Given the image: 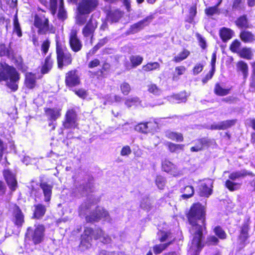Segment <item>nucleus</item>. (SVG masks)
Masks as SVG:
<instances>
[{
    "mask_svg": "<svg viewBox=\"0 0 255 255\" xmlns=\"http://www.w3.org/2000/svg\"><path fill=\"white\" fill-rule=\"evenodd\" d=\"M215 234L220 239H225L226 238V234L220 226H217L214 230Z\"/></svg>",
    "mask_w": 255,
    "mask_h": 255,
    "instance_id": "53",
    "label": "nucleus"
},
{
    "mask_svg": "<svg viewBox=\"0 0 255 255\" xmlns=\"http://www.w3.org/2000/svg\"><path fill=\"white\" fill-rule=\"evenodd\" d=\"M219 242V240L217 238L214 236H211L207 238L206 245L208 246H215L217 245Z\"/></svg>",
    "mask_w": 255,
    "mask_h": 255,
    "instance_id": "57",
    "label": "nucleus"
},
{
    "mask_svg": "<svg viewBox=\"0 0 255 255\" xmlns=\"http://www.w3.org/2000/svg\"><path fill=\"white\" fill-rule=\"evenodd\" d=\"M3 176L8 186L12 191H15L17 187V181L14 175L9 170L3 171Z\"/></svg>",
    "mask_w": 255,
    "mask_h": 255,
    "instance_id": "17",
    "label": "nucleus"
},
{
    "mask_svg": "<svg viewBox=\"0 0 255 255\" xmlns=\"http://www.w3.org/2000/svg\"><path fill=\"white\" fill-rule=\"evenodd\" d=\"M233 33L231 29L223 27L220 31V36L224 42H226L232 37Z\"/></svg>",
    "mask_w": 255,
    "mask_h": 255,
    "instance_id": "32",
    "label": "nucleus"
},
{
    "mask_svg": "<svg viewBox=\"0 0 255 255\" xmlns=\"http://www.w3.org/2000/svg\"><path fill=\"white\" fill-rule=\"evenodd\" d=\"M25 84L27 88L32 89L35 85V76L31 73H27L25 75Z\"/></svg>",
    "mask_w": 255,
    "mask_h": 255,
    "instance_id": "36",
    "label": "nucleus"
},
{
    "mask_svg": "<svg viewBox=\"0 0 255 255\" xmlns=\"http://www.w3.org/2000/svg\"><path fill=\"white\" fill-rule=\"evenodd\" d=\"M160 65L158 62H150L142 66V69L145 71H150L159 68Z\"/></svg>",
    "mask_w": 255,
    "mask_h": 255,
    "instance_id": "48",
    "label": "nucleus"
},
{
    "mask_svg": "<svg viewBox=\"0 0 255 255\" xmlns=\"http://www.w3.org/2000/svg\"><path fill=\"white\" fill-rule=\"evenodd\" d=\"M197 39L199 41V45L201 46V47L205 49H206L207 45H206V42L205 39L199 33H197L196 34Z\"/></svg>",
    "mask_w": 255,
    "mask_h": 255,
    "instance_id": "64",
    "label": "nucleus"
},
{
    "mask_svg": "<svg viewBox=\"0 0 255 255\" xmlns=\"http://www.w3.org/2000/svg\"><path fill=\"white\" fill-rule=\"evenodd\" d=\"M190 52L187 50L184 49L182 52L179 53L177 56H175L173 61L175 62H180V61L185 59L189 55Z\"/></svg>",
    "mask_w": 255,
    "mask_h": 255,
    "instance_id": "44",
    "label": "nucleus"
},
{
    "mask_svg": "<svg viewBox=\"0 0 255 255\" xmlns=\"http://www.w3.org/2000/svg\"><path fill=\"white\" fill-rule=\"evenodd\" d=\"M153 16L149 15L138 22L132 25L130 28V33L133 34L137 32L140 30L142 29L145 26L148 25L152 20Z\"/></svg>",
    "mask_w": 255,
    "mask_h": 255,
    "instance_id": "15",
    "label": "nucleus"
},
{
    "mask_svg": "<svg viewBox=\"0 0 255 255\" xmlns=\"http://www.w3.org/2000/svg\"><path fill=\"white\" fill-rule=\"evenodd\" d=\"M45 228L42 225H38L34 230L28 227L25 235V241H32L35 245L40 243L44 238Z\"/></svg>",
    "mask_w": 255,
    "mask_h": 255,
    "instance_id": "7",
    "label": "nucleus"
},
{
    "mask_svg": "<svg viewBox=\"0 0 255 255\" xmlns=\"http://www.w3.org/2000/svg\"><path fill=\"white\" fill-rule=\"evenodd\" d=\"M166 135L172 140L175 139L177 141H182L183 140V136L181 133L169 131L166 132Z\"/></svg>",
    "mask_w": 255,
    "mask_h": 255,
    "instance_id": "39",
    "label": "nucleus"
},
{
    "mask_svg": "<svg viewBox=\"0 0 255 255\" xmlns=\"http://www.w3.org/2000/svg\"><path fill=\"white\" fill-rule=\"evenodd\" d=\"M53 65V61L51 59L50 56H47L42 66L41 72L43 74H46L51 69Z\"/></svg>",
    "mask_w": 255,
    "mask_h": 255,
    "instance_id": "35",
    "label": "nucleus"
},
{
    "mask_svg": "<svg viewBox=\"0 0 255 255\" xmlns=\"http://www.w3.org/2000/svg\"><path fill=\"white\" fill-rule=\"evenodd\" d=\"M77 121V114L75 111L73 109L69 110L66 112L63 126L65 128H74L78 126Z\"/></svg>",
    "mask_w": 255,
    "mask_h": 255,
    "instance_id": "10",
    "label": "nucleus"
},
{
    "mask_svg": "<svg viewBox=\"0 0 255 255\" xmlns=\"http://www.w3.org/2000/svg\"><path fill=\"white\" fill-rule=\"evenodd\" d=\"M69 44L72 50L75 52L79 51L82 48V43L78 37L77 32L75 30H72L70 32Z\"/></svg>",
    "mask_w": 255,
    "mask_h": 255,
    "instance_id": "13",
    "label": "nucleus"
},
{
    "mask_svg": "<svg viewBox=\"0 0 255 255\" xmlns=\"http://www.w3.org/2000/svg\"><path fill=\"white\" fill-rule=\"evenodd\" d=\"M186 68L184 66H178L176 67L175 69V72L177 73V75L174 74L172 77V80L173 81H177L179 80L178 76L181 75L184 73L186 71Z\"/></svg>",
    "mask_w": 255,
    "mask_h": 255,
    "instance_id": "51",
    "label": "nucleus"
},
{
    "mask_svg": "<svg viewBox=\"0 0 255 255\" xmlns=\"http://www.w3.org/2000/svg\"><path fill=\"white\" fill-rule=\"evenodd\" d=\"M20 74L15 68L6 63H0V83L4 82L5 86L11 91L17 90Z\"/></svg>",
    "mask_w": 255,
    "mask_h": 255,
    "instance_id": "2",
    "label": "nucleus"
},
{
    "mask_svg": "<svg viewBox=\"0 0 255 255\" xmlns=\"http://www.w3.org/2000/svg\"><path fill=\"white\" fill-rule=\"evenodd\" d=\"M3 176L8 186L12 191H15L17 187V181L14 175L9 170L3 171Z\"/></svg>",
    "mask_w": 255,
    "mask_h": 255,
    "instance_id": "18",
    "label": "nucleus"
},
{
    "mask_svg": "<svg viewBox=\"0 0 255 255\" xmlns=\"http://www.w3.org/2000/svg\"><path fill=\"white\" fill-rule=\"evenodd\" d=\"M57 60L58 68L62 69L64 66H67L71 64L72 57L65 47L59 45L58 43L56 44Z\"/></svg>",
    "mask_w": 255,
    "mask_h": 255,
    "instance_id": "6",
    "label": "nucleus"
},
{
    "mask_svg": "<svg viewBox=\"0 0 255 255\" xmlns=\"http://www.w3.org/2000/svg\"><path fill=\"white\" fill-rule=\"evenodd\" d=\"M155 183L159 189H163L165 185V179L161 175L157 176L155 179Z\"/></svg>",
    "mask_w": 255,
    "mask_h": 255,
    "instance_id": "52",
    "label": "nucleus"
},
{
    "mask_svg": "<svg viewBox=\"0 0 255 255\" xmlns=\"http://www.w3.org/2000/svg\"><path fill=\"white\" fill-rule=\"evenodd\" d=\"M65 84L69 87H73L78 85L80 83L78 72L76 70L69 71L66 74Z\"/></svg>",
    "mask_w": 255,
    "mask_h": 255,
    "instance_id": "12",
    "label": "nucleus"
},
{
    "mask_svg": "<svg viewBox=\"0 0 255 255\" xmlns=\"http://www.w3.org/2000/svg\"><path fill=\"white\" fill-rule=\"evenodd\" d=\"M220 3L219 2L214 6L209 7L206 8L205 10V12L206 15L208 16H212L215 14H219L220 13V10L218 8V6Z\"/></svg>",
    "mask_w": 255,
    "mask_h": 255,
    "instance_id": "45",
    "label": "nucleus"
},
{
    "mask_svg": "<svg viewBox=\"0 0 255 255\" xmlns=\"http://www.w3.org/2000/svg\"><path fill=\"white\" fill-rule=\"evenodd\" d=\"M3 56L9 59H13L14 57V50L10 47V43L8 47L3 43H0V57Z\"/></svg>",
    "mask_w": 255,
    "mask_h": 255,
    "instance_id": "22",
    "label": "nucleus"
},
{
    "mask_svg": "<svg viewBox=\"0 0 255 255\" xmlns=\"http://www.w3.org/2000/svg\"><path fill=\"white\" fill-rule=\"evenodd\" d=\"M34 25L38 29V33L40 34L54 33L55 32V28L52 24H49L48 18L43 13L35 15Z\"/></svg>",
    "mask_w": 255,
    "mask_h": 255,
    "instance_id": "5",
    "label": "nucleus"
},
{
    "mask_svg": "<svg viewBox=\"0 0 255 255\" xmlns=\"http://www.w3.org/2000/svg\"><path fill=\"white\" fill-rule=\"evenodd\" d=\"M236 25L239 28H248L249 22L247 15L240 16L235 21Z\"/></svg>",
    "mask_w": 255,
    "mask_h": 255,
    "instance_id": "37",
    "label": "nucleus"
},
{
    "mask_svg": "<svg viewBox=\"0 0 255 255\" xmlns=\"http://www.w3.org/2000/svg\"><path fill=\"white\" fill-rule=\"evenodd\" d=\"M162 169L164 171L167 172L174 176H178L180 174L176 166L167 160H165L162 161Z\"/></svg>",
    "mask_w": 255,
    "mask_h": 255,
    "instance_id": "16",
    "label": "nucleus"
},
{
    "mask_svg": "<svg viewBox=\"0 0 255 255\" xmlns=\"http://www.w3.org/2000/svg\"><path fill=\"white\" fill-rule=\"evenodd\" d=\"M168 149L171 152H176L178 150H183L184 144H175L172 142H168L167 143Z\"/></svg>",
    "mask_w": 255,
    "mask_h": 255,
    "instance_id": "50",
    "label": "nucleus"
},
{
    "mask_svg": "<svg viewBox=\"0 0 255 255\" xmlns=\"http://www.w3.org/2000/svg\"><path fill=\"white\" fill-rule=\"evenodd\" d=\"M241 44V42L238 40H235L230 45V50L232 52H236L240 47Z\"/></svg>",
    "mask_w": 255,
    "mask_h": 255,
    "instance_id": "63",
    "label": "nucleus"
},
{
    "mask_svg": "<svg viewBox=\"0 0 255 255\" xmlns=\"http://www.w3.org/2000/svg\"><path fill=\"white\" fill-rule=\"evenodd\" d=\"M98 4V0H82L79 3L78 10L80 14H88L93 11Z\"/></svg>",
    "mask_w": 255,
    "mask_h": 255,
    "instance_id": "9",
    "label": "nucleus"
},
{
    "mask_svg": "<svg viewBox=\"0 0 255 255\" xmlns=\"http://www.w3.org/2000/svg\"><path fill=\"white\" fill-rule=\"evenodd\" d=\"M121 12L118 10H111L107 14V19L111 22H116L122 17Z\"/></svg>",
    "mask_w": 255,
    "mask_h": 255,
    "instance_id": "27",
    "label": "nucleus"
},
{
    "mask_svg": "<svg viewBox=\"0 0 255 255\" xmlns=\"http://www.w3.org/2000/svg\"><path fill=\"white\" fill-rule=\"evenodd\" d=\"M129 60L132 64V67H136L139 65L143 61V58L139 55H132Z\"/></svg>",
    "mask_w": 255,
    "mask_h": 255,
    "instance_id": "47",
    "label": "nucleus"
},
{
    "mask_svg": "<svg viewBox=\"0 0 255 255\" xmlns=\"http://www.w3.org/2000/svg\"><path fill=\"white\" fill-rule=\"evenodd\" d=\"M12 221L18 228H21L24 223V215L20 208L16 205L12 207Z\"/></svg>",
    "mask_w": 255,
    "mask_h": 255,
    "instance_id": "11",
    "label": "nucleus"
},
{
    "mask_svg": "<svg viewBox=\"0 0 255 255\" xmlns=\"http://www.w3.org/2000/svg\"><path fill=\"white\" fill-rule=\"evenodd\" d=\"M148 91L155 95H159L161 93V90L156 85L151 84L148 86Z\"/></svg>",
    "mask_w": 255,
    "mask_h": 255,
    "instance_id": "56",
    "label": "nucleus"
},
{
    "mask_svg": "<svg viewBox=\"0 0 255 255\" xmlns=\"http://www.w3.org/2000/svg\"><path fill=\"white\" fill-rule=\"evenodd\" d=\"M46 208L45 206L38 204L34 206V217L37 219L42 218L45 214Z\"/></svg>",
    "mask_w": 255,
    "mask_h": 255,
    "instance_id": "31",
    "label": "nucleus"
},
{
    "mask_svg": "<svg viewBox=\"0 0 255 255\" xmlns=\"http://www.w3.org/2000/svg\"><path fill=\"white\" fill-rule=\"evenodd\" d=\"M249 230V224L248 223H245L242 227L241 234H240V235L239 237L241 242L243 243H245L246 241L249 238V235H248Z\"/></svg>",
    "mask_w": 255,
    "mask_h": 255,
    "instance_id": "34",
    "label": "nucleus"
},
{
    "mask_svg": "<svg viewBox=\"0 0 255 255\" xmlns=\"http://www.w3.org/2000/svg\"><path fill=\"white\" fill-rule=\"evenodd\" d=\"M241 39L245 43H252L255 40V36L250 31H242L240 34Z\"/></svg>",
    "mask_w": 255,
    "mask_h": 255,
    "instance_id": "28",
    "label": "nucleus"
},
{
    "mask_svg": "<svg viewBox=\"0 0 255 255\" xmlns=\"http://www.w3.org/2000/svg\"><path fill=\"white\" fill-rule=\"evenodd\" d=\"M40 188L42 189L44 194V200L46 202H48L51 199L52 194V185L48 184L46 182H42L40 184Z\"/></svg>",
    "mask_w": 255,
    "mask_h": 255,
    "instance_id": "24",
    "label": "nucleus"
},
{
    "mask_svg": "<svg viewBox=\"0 0 255 255\" xmlns=\"http://www.w3.org/2000/svg\"><path fill=\"white\" fill-rule=\"evenodd\" d=\"M240 53L242 57L247 59L251 58L252 52L250 48H244L240 51Z\"/></svg>",
    "mask_w": 255,
    "mask_h": 255,
    "instance_id": "58",
    "label": "nucleus"
},
{
    "mask_svg": "<svg viewBox=\"0 0 255 255\" xmlns=\"http://www.w3.org/2000/svg\"><path fill=\"white\" fill-rule=\"evenodd\" d=\"M236 122V120H227L214 124L211 126V129L216 130H225L234 126Z\"/></svg>",
    "mask_w": 255,
    "mask_h": 255,
    "instance_id": "20",
    "label": "nucleus"
},
{
    "mask_svg": "<svg viewBox=\"0 0 255 255\" xmlns=\"http://www.w3.org/2000/svg\"><path fill=\"white\" fill-rule=\"evenodd\" d=\"M181 193H183L181 196V198L183 199H187L192 197L194 193V189L192 186H186L184 188L180 189Z\"/></svg>",
    "mask_w": 255,
    "mask_h": 255,
    "instance_id": "30",
    "label": "nucleus"
},
{
    "mask_svg": "<svg viewBox=\"0 0 255 255\" xmlns=\"http://www.w3.org/2000/svg\"><path fill=\"white\" fill-rule=\"evenodd\" d=\"M57 8V0H50V10L52 14L54 15Z\"/></svg>",
    "mask_w": 255,
    "mask_h": 255,
    "instance_id": "62",
    "label": "nucleus"
},
{
    "mask_svg": "<svg viewBox=\"0 0 255 255\" xmlns=\"http://www.w3.org/2000/svg\"><path fill=\"white\" fill-rule=\"evenodd\" d=\"M90 206L91 205L89 203L85 202L82 204L79 209L80 215H85L86 214L87 210L90 208Z\"/></svg>",
    "mask_w": 255,
    "mask_h": 255,
    "instance_id": "55",
    "label": "nucleus"
},
{
    "mask_svg": "<svg viewBox=\"0 0 255 255\" xmlns=\"http://www.w3.org/2000/svg\"><path fill=\"white\" fill-rule=\"evenodd\" d=\"M214 93L218 96H224L228 95L230 93V89H224L219 84L215 85L214 88Z\"/></svg>",
    "mask_w": 255,
    "mask_h": 255,
    "instance_id": "38",
    "label": "nucleus"
},
{
    "mask_svg": "<svg viewBox=\"0 0 255 255\" xmlns=\"http://www.w3.org/2000/svg\"><path fill=\"white\" fill-rule=\"evenodd\" d=\"M45 112L49 120L56 121L60 116V110L57 108H46Z\"/></svg>",
    "mask_w": 255,
    "mask_h": 255,
    "instance_id": "25",
    "label": "nucleus"
},
{
    "mask_svg": "<svg viewBox=\"0 0 255 255\" xmlns=\"http://www.w3.org/2000/svg\"><path fill=\"white\" fill-rule=\"evenodd\" d=\"M94 178L90 175H86L79 182L75 183V188L73 189V193L75 196H87L93 192L94 188Z\"/></svg>",
    "mask_w": 255,
    "mask_h": 255,
    "instance_id": "4",
    "label": "nucleus"
},
{
    "mask_svg": "<svg viewBox=\"0 0 255 255\" xmlns=\"http://www.w3.org/2000/svg\"><path fill=\"white\" fill-rule=\"evenodd\" d=\"M3 176L8 186L12 191H15L17 187V181L14 175L9 170L3 171Z\"/></svg>",
    "mask_w": 255,
    "mask_h": 255,
    "instance_id": "19",
    "label": "nucleus"
},
{
    "mask_svg": "<svg viewBox=\"0 0 255 255\" xmlns=\"http://www.w3.org/2000/svg\"><path fill=\"white\" fill-rule=\"evenodd\" d=\"M209 140L206 138H202L195 141V146L190 148L192 152H198L203 150L204 146H208Z\"/></svg>",
    "mask_w": 255,
    "mask_h": 255,
    "instance_id": "21",
    "label": "nucleus"
},
{
    "mask_svg": "<svg viewBox=\"0 0 255 255\" xmlns=\"http://www.w3.org/2000/svg\"><path fill=\"white\" fill-rule=\"evenodd\" d=\"M156 123H152L151 122H146V123H141L137 125L135 128L134 129L139 132L142 133H147L149 132H150L151 129L150 128L154 127V126H156Z\"/></svg>",
    "mask_w": 255,
    "mask_h": 255,
    "instance_id": "23",
    "label": "nucleus"
},
{
    "mask_svg": "<svg viewBox=\"0 0 255 255\" xmlns=\"http://www.w3.org/2000/svg\"><path fill=\"white\" fill-rule=\"evenodd\" d=\"M97 26V21L92 17L82 30V33L85 37L92 36Z\"/></svg>",
    "mask_w": 255,
    "mask_h": 255,
    "instance_id": "14",
    "label": "nucleus"
},
{
    "mask_svg": "<svg viewBox=\"0 0 255 255\" xmlns=\"http://www.w3.org/2000/svg\"><path fill=\"white\" fill-rule=\"evenodd\" d=\"M171 244L172 241H169L167 243L156 245L153 247V252L155 254H159L163 250L166 249Z\"/></svg>",
    "mask_w": 255,
    "mask_h": 255,
    "instance_id": "43",
    "label": "nucleus"
},
{
    "mask_svg": "<svg viewBox=\"0 0 255 255\" xmlns=\"http://www.w3.org/2000/svg\"><path fill=\"white\" fill-rule=\"evenodd\" d=\"M92 238L95 240L99 239L104 244H109L111 241V238L101 229L97 228L93 230L91 228L86 227L83 234L81 236V240L79 245L81 250L84 251L91 247Z\"/></svg>",
    "mask_w": 255,
    "mask_h": 255,
    "instance_id": "3",
    "label": "nucleus"
},
{
    "mask_svg": "<svg viewBox=\"0 0 255 255\" xmlns=\"http://www.w3.org/2000/svg\"><path fill=\"white\" fill-rule=\"evenodd\" d=\"M110 65L108 63H104L103 64L102 68L96 72V75L99 77H106L107 73L110 69Z\"/></svg>",
    "mask_w": 255,
    "mask_h": 255,
    "instance_id": "46",
    "label": "nucleus"
},
{
    "mask_svg": "<svg viewBox=\"0 0 255 255\" xmlns=\"http://www.w3.org/2000/svg\"><path fill=\"white\" fill-rule=\"evenodd\" d=\"M210 183H202L199 187V194L200 196L208 197L212 193V190L208 187V184H210Z\"/></svg>",
    "mask_w": 255,
    "mask_h": 255,
    "instance_id": "33",
    "label": "nucleus"
},
{
    "mask_svg": "<svg viewBox=\"0 0 255 255\" xmlns=\"http://www.w3.org/2000/svg\"><path fill=\"white\" fill-rule=\"evenodd\" d=\"M188 221L191 226L189 231L193 236L191 249L194 251L200 250L204 233H206V209L200 203L193 204L187 214Z\"/></svg>",
    "mask_w": 255,
    "mask_h": 255,
    "instance_id": "1",
    "label": "nucleus"
},
{
    "mask_svg": "<svg viewBox=\"0 0 255 255\" xmlns=\"http://www.w3.org/2000/svg\"><path fill=\"white\" fill-rule=\"evenodd\" d=\"M121 89L123 94L127 95L130 91V87L128 83L124 82L121 85Z\"/></svg>",
    "mask_w": 255,
    "mask_h": 255,
    "instance_id": "61",
    "label": "nucleus"
},
{
    "mask_svg": "<svg viewBox=\"0 0 255 255\" xmlns=\"http://www.w3.org/2000/svg\"><path fill=\"white\" fill-rule=\"evenodd\" d=\"M13 32L20 37L22 36V31L16 15H15L13 19Z\"/></svg>",
    "mask_w": 255,
    "mask_h": 255,
    "instance_id": "40",
    "label": "nucleus"
},
{
    "mask_svg": "<svg viewBox=\"0 0 255 255\" xmlns=\"http://www.w3.org/2000/svg\"><path fill=\"white\" fill-rule=\"evenodd\" d=\"M240 186V184L237 183H234L230 180H228L226 182V186L230 191H234L238 189L237 186Z\"/></svg>",
    "mask_w": 255,
    "mask_h": 255,
    "instance_id": "60",
    "label": "nucleus"
},
{
    "mask_svg": "<svg viewBox=\"0 0 255 255\" xmlns=\"http://www.w3.org/2000/svg\"><path fill=\"white\" fill-rule=\"evenodd\" d=\"M159 239L161 242L167 240H169V242L172 241V242L174 239H172L170 233L161 231L159 234Z\"/></svg>",
    "mask_w": 255,
    "mask_h": 255,
    "instance_id": "49",
    "label": "nucleus"
},
{
    "mask_svg": "<svg viewBox=\"0 0 255 255\" xmlns=\"http://www.w3.org/2000/svg\"><path fill=\"white\" fill-rule=\"evenodd\" d=\"M58 18L62 21L65 20L67 18L66 11L64 8V3L63 0H61L57 14Z\"/></svg>",
    "mask_w": 255,
    "mask_h": 255,
    "instance_id": "41",
    "label": "nucleus"
},
{
    "mask_svg": "<svg viewBox=\"0 0 255 255\" xmlns=\"http://www.w3.org/2000/svg\"><path fill=\"white\" fill-rule=\"evenodd\" d=\"M247 175L254 176L255 175L251 172L248 171L246 170H241L231 173L229 178L232 180H236L241 178L245 177Z\"/></svg>",
    "mask_w": 255,
    "mask_h": 255,
    "instance_id": "26",
    "label": "nucleus"
},
{
    "mask_svg": "<svg viewBox=\"0 0 255 255\" xmlns=\"http://www.w3.org/2000/svg\"><path fill=\"white\" fill-rule=\"evenodd\" d=\"M109 38L107 37H104V38L100 39L98 43L93 47V52H95L99 49H100L101 47L103 46L105 44H106L109 41Z\"/></svg>",
    "mask_w": 255,
    "mask_h": 255,
    "instance_id": "54",
    "label": "nucleus"
},
{
    "mask_svg": "<svg viewBox=\"0 0 255 255\" xmlns=\"http://www.w3.org/2000/svg\"><path fill=\"white\" fill-rule=\"evenodd\" d=\"M237 67L239 70L242 72L244 78L246 79L248 76V66L247 64L243 61H240L238 62Z\"/></svg>",
    "mask_w": 255,
    "mask_h": 255,
    "instance_id": "42",
    "label": "nucleus"
},
{
    "mask_svg": "<svg viewBox=\"0 0 255 255\" xmlns=\"http://www.w3.org/2000/svg\"><path fill=\"white\" fill-rule=\"evenodd\" d=\"M139 98L137 97L130 98L126 100L125 105L128 108L139 102Z\"/></svg>",
    "mask_w": 255,
    "mask_h": 255,
    "instance_id": "59",
    "label": "nucleus"
},
{
    "mask_svg": "<svg viewBox=\"0 0 255 255\" xmlns=\"http://www.w3.org/2000/svg\"><path fill=\"white\" fill-rule=\"evenodd\" d=\"M102 219H104L105 221L109 223H111L112 221L108 212L104 208L100 207H97L89 215L86 217L87 222L91 223L98 222Z\"/></svg>",
    "mask_w": 255,
    "mask_h": 255,
    "instance_id": "8",
    "label": "nucleus"
},
{
    "mask_svg": "<svg viewBox=\"0 0 255 255\" xmlns=\"http://www.w3.org/2000/svg\"><path fill=\"white\" fill-rule=\"evenodd\" d=\"M232 8L233 11H244L246 8L245 0H232Z\"/></svg>",
    "mask_w": 255,
    "mask_h": 255,
    "instance_id": "29",
    "label": "nucleus"
}]
</instances>
